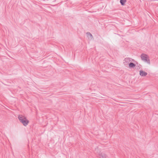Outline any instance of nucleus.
Masks as SVG:
<instances>
[{
  "label": "nucleus",
  "instance_id": "f257e3e1",
  "mask_svg": "<svg viewBox=\"0 0 158 158\" xmlns=\"http://www.w3.org/2000/svg\"><path fill=\"white\" fill-rule=\"evenodd\" d=\"M18 118L20 121L25 126H27L29 123V121L24 116L19 115Z\"/></svg>",
  "mask_w": 158,
  "mask_h": 158
},
{
  "label": "nucleus",
  "instance_id": "f03ea898",
  "mask_svg": "<svg viewBox=\"0 0 158 158\" xmlns=\"http://www.w3.org/2000/svg\"><path fill=\"white\" fill-rule=\"evenodd\" d=\"M141 57L142 60L144 61L147 62L148 64H150V61L147 55L145 54H142L141 55Z\"/></svg>",
  "mask_w": 158,
  "mask_h": 158
},
{
  "label": "nucleus",
  "instance_id": "7ed1b4c3",
  "mask_svg": "<svg viewBox=\"0 0 158 158\" xmlns=\"http://www.w3.org/2000/svg\"><path fill=\"white\" fill-rule=\"evenodd\" d=\"M133 60L131 59V58H130L129 57H127L125 58L124 60L123 63L125 65H126L128 64H129V63H130L131 61L132 62Z\"/></svg>",
  "mask_w": 158,
  "mask_h": 158
},
{
  "label": "nucleus",
  "instance_id": "20e7f679",
  "mask_svg": "<svg viewBox=\"0 0 158 158\" xmlns=\"http://www.w3.org/2000/svg\"><path fill=\"white\" fill-rule=\"evenodd\" d=\"M99 158H106V155L102 152H100L98 153Z\"/></svg>",
  "mask_w": 158,
  "mask_h": 158
},
{
  "label": "nucleus",
  "instance_id": "39448f33",
  "mask_svg": "<svg viewBox=\"0 0 158 158\" xmlns=\"http://www.w3.org/2000/svg\"><path fill=\"white\" fill-rule=\"evenodd\" d=\"M147 73L142 70H141L139 71V74L140 75L142 76H145L147 75Z\"/></svg>",
  "mask_w": 158,
  "mask_h": 158
},
{
  "label": "nucleus",
  "instance_id": "423d86ee",
  "mask_svg": "<svg viewBox=\"0 0 158 158\" xmlns=\"http://www.w3.org/2000/svg\"><path fill=\"white\" fill-rule=\"evenodd\" d=\"M87 36L88 38L92 39L93 38V36L89 32H87L86 33Z\"/></svg>",
  "mask_w": 158,
  "mask_h": 158
},
{
  "label": "nucleus",
  "instance_id": "0eeeda50",
  "mask_svg": "<svg viewBox=\"0 0 158 158\" xmlns=\"http://www.w3.org/2000/svg\"><path fill=\"white\" fill-rule=\"evenodd\" d=\"M129 67L130 68H133L135 66V64L131 62H130L129 63Z\"/></svg>",
  "mask_w": 158,
  "mask_h": 158
},
{
  "label": "nucleus",
  "instance_id": "6e6552de",
  "mask_svg": "<svg viewBox=\"0 0 158 158\" xmlns=\"http://www.w3.org/2000/svg\"><path fill=\"white\" fill-rule=\"evenodd\" d=\"M126 0H120V2L122 5H124L125 3L126 2Z\"/></svg>",
  "mask_w": 158,
  "mask_h": 158
}]
</instances>
